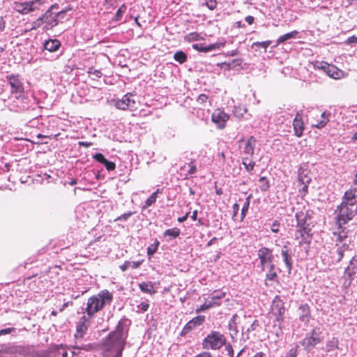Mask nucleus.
Instances as JSON below:
<instances>
[{"mask_svg":"<svg viewBox=\"0 0 357 357\" xmlns=\"http://www.w3.org/2000/svg\"><path fill=\"white\" fill-rule=\"evenodd\" d=\"M357 189L350 188L344 192L342 203L337 206L335 213L336 224H347L357 213Z\"/></svg>","mask_w":357,"mask_h":357,"instance_id":"obj_1","label":"nucleus"},{"mask_svg":"<svg viewBox=\"0 0 357 357\" xmlns=\"http://www.w3.org/2000/svg\"><path fill=\"white\" fill-rule=\"evenodd\" d=\"M112 295L107 290L101 291L97 295H94L88 298L86 306L83 308L84 312L86 313L89 317H93L94 314L102 309V307L109 304L112 301Z\"/></svg>","mask_w":357,"mask_h":357,"instance_id":"obj_2","label":"nucleus"},{"mask_svg":"<svg viewBox=\"0 0 357 357\" xmlns=\"http://www.w3.org/2000/svg\"><path fill=\"white\" fill-rule=\"evenodd\" d=\"M8 79V82L11 87V92L13 93L18 94L16 96L17 102V109L16 112H22L24 110H26L29 109V105L27 104V98H25L22 94L24 92V86L22 81L18 75H12L7 77Z\"/></svg>","mask_w":357,"mask_h":357,"instance_id":"obj_3","label":"nucleus"},{"mask_svg":"<svg viewBox=\"0 0 357 357\" xmlns=\"http://www.w3.org/2000/svg\"><path fill=\"white\" fill-rule=\"evenodd\" d=\"M58 8L59 5L54 3L42 15L44 21L43 29L45 31L53 29L58 25L61 20L64 19L66 15L65 10L54 12V10Z\"/></svg>","mask_w":357,"mask_h":357,"instance_id":"obj_4","label":"nucleus"},{"mask_svg":"<svg viewBox=\"0 0 357 357\" xmlns=\"http://www.w3.org/2000/svg\"><path fill=\"white\" fill-rule=\"evenodd\" d=\"M345 224H336V228L333 231V235L335 238V241L342 243L341 245L336 243L337 258V261H341L344 257V252L349 248V244L345 241L348 236V229L344 225Z\"/></svg>","mask_w":357,"mask_h":357,"instance_id":"obj_5","label":"nucleus"},{"mask_svg":"<svg viewBox=\"0 0 357 357\" xmlns=\"http://www.w3.org/2000/svg\"><path fill=\"white\" fill-rule=\"evenodd\" d=\"M128 319H121L119 324L112 333H111L108 337V341L113 345L122 346L124 340L127 337L128 333Z\"/></svg>","mask_w":357,"mask_h":357,"instance_id":"obj_6","label":"nucleus"},{"mask_svg":"<svg viewBox=\"0 0 357 357\" xmlns=\"http://www.w3.org/2000/svg\"><path fill=\"white\" fill-rule=\"evenodd\" d=\"M226 343V339L222 333L218 331H211L203 340L202 347L205 349L218 350Z\"/></svg>","mask_w":357,"mask_h":357,"instance_id":"obj_7","label":"nucleus"},{"mask_svg":"<svg viewBox=\"0 0 357 357\" xmlns=\"http://www.w3.org/2000/svg\"><path fill=\"white\" fill-rule=\"evenodd\" d=\"M137 98L135 94L128 93L121 99L114 100V106L119 109L134 111L137 108Z\"/></svg>","mask_w":357,"mask_h":357,"instance_id":"obj_8","label":"nucleus"},{"mask_svg":"<svg viewBox=\"0 0 357 357\" xmlns=\"http://www.w3.org/2000/svg\"><path fill=\"white\" fill-rule=\"evenodd\" d=\"M285 311L286 309L284 301L279 296H276L272 302L271 313L275 317V321H277L280 326L284 321Z\"/></svg>","mask_w":357,"mask_h":357,"instance_id":"obj_9","label":"nucleus"},{"mask_svg":"<svg viewBox=\"0 0 357 357\" xmlns=\"http://www.w3.org/2000/svg\"><path fill=\"white\" fill-rule=\"evenodd\" d=\"M225 296V293L221 291H215L211 294V300L206 301L204 303L201 305L196 309V313L199 314L202 311L208 310L215 306H220L221 303L219 301L220 299Z\"/></svg>","mask_w":357,"mask_h":357,"instance_id":"obj_10","label":"nucleus"},{"mask_svg":"<svg viewBox=\"0 0 357 357\" xmlns=\"http://www.w3.org/2000/svg\"><path fill=\"white\" fill-rule=\"evenodd\" d=\"M320 334L321 332L319 328H314L310 334H307L305 338L303 339L301 344L306 349H310V348L314 347L322 340L320 337Z\"/></svg>","mask_w":357,"mask_h":357,"instance_id":"obj_11","label":"nucleus"},{"mask_svg":"<svg viewBox=\"0 0 357 357\" xmlns=\"http://www.w3.org/2000/svg\"><path fill=\"white\" fill-rule=\"evenodd\" d=\"M258 257L260 259L261 270L264 271L266 266H270L273 263L274 257L271 249L263 247L258 250Z\"/></svg>","mask_w":357,"mask_h":357,"instance_id":"obj_12","label":"nucleus"},{"mask_svg":"<svg viewBox=\"0 0 357 357\" xmlns=\"http://www.w3.org/2000/svg\"><path fill=\"white\" fill-rule=\"evenodd\" d=\"M91 318L88 315H84L79 319L76 326V333L75 335L76 339H82L86 334L90 326Z\"/></svg>","mask_w":357,"mask_h":357,"instance_id":"obj_13","label":"nucleus"},{"mask_svg":"<svg viewBox=\"0 0 357 357\" xmlns=\"http://www.w3.org/2000/svg\"><path fill=\"white\" fill-rule=\"evenodd\" d=\"M229 115L220 109H215L211 115L212 121L215 123L217 127L220 129H222L225 127V123L229 120Z\"/></svg>","mask_w":357,"mask_h":357,"instance_id":"obj_14","label":"nucleus"},{"mask_svg":"<svg viewBox=\"0 0 357 357\" xmlns=\"http://www.w3.org/2000/svg\"><path fill=\"white\" fill-rule=\"evenodd\" d=\"M225 45V41L220 40L215 43L205 45L202 43H195L192 45V48L200 52H208L213 50H219Z\"/></svg>","mask_w":357,"mask_h":357,"instance_id":"obj_15","label":"nucleus"},{"mask_svg":"<svg viewBox=\"0 0 357 357\" xmlns=\"http://www.w3.org/2000/svg\"><path fill=\"white\" fill-rule=\"evenodd\" d=\"M317 67L319 69H322L329 77L334 79H339L340 75L342 73V72L339 70L335 66L330 65L326 62H321L317 65Z\"/></svg>","mask_w":357,"mask_h":357,"instance_id":"obj_16","label":"nucleus"},{"mask_svg":"<svg viewBox=\"0 0 357 357\" xmlns=\"http://www.w3.org/2000/svg\"><path fill=\"white\" fill-rule=\"evenodd\" d=\"M293 126L294 130V135L298 137H301L305 128L302 116L300 114H296L294 119Z\"/></svg>","mask_w":357,"mask_h":357,"instance_id":"obj_17","label":"nucleus"},{"mask_svg":"<svg viewBox=\"0 0 357 357\" xmlns=\"http://www.w3.org/2000/svg\"><path fill=\"white\" fill-rule=\"evenodd\" d=\"M339 349V340L335 337H333L327 340L325 346L323 347V350L326 353V354L332 353Z\"/></svg>","mask_w":357,"mask_h":357,"instance_id":"obj_18","label":"nucleus"},{"mask_svg":"<svg viewBox=\"0 0 357 357\" xmlns=\"http://www.w3.org/2000/svg\"><path fill=\"white\" fill-rule=\"evenodd\" d=\"M257 145V139L255 137L250 136L245 142L243 153L251 157L253 156Z\"/></svg>","mask_w":357,"mask_h":357,"instance_id":"obj_19","label":"nucleus"},{"mask_svg":"<svg viewBox=\"0 0 357 357\" xmlns=\"http://www.w3.org/2000/svg\"><path fill=\"white\" fill-rule=\"evenodd\" d=\"M281 255L282 257L283 261L284 262L286 267L288 269V273H291L292 268V261L290 250L287 246H283L281 250Z\"/></svg>","mask_w":357,"mask_h":357,"instance_id":"obj_20","label":"nucleus"},{"mask_svg":"<svg viewBox=\"0 0 357 357\" xmlns=\"http://www.w3.org/2000/svg\"><path fill=\"white\" fill-rule=\"evenodd\" d=\"M296 227H309L310 224L308 220L310 219V215L307 212L304 213L303 211H298L296 213Z\"/></svg>","mask_w":357,"mask_h":357,"instance_id":"obj_21","label":"nucleus"},{"mask_svg":"<svg viewBox=\"0 0 357 357\" xmlns=\"http://www.w3.org/2000/svg\"><path fill=\"white\" fill-rule=\"evenodd\" d=\"M299 319L302 322L307 324L310 318V307L307 304L301 305L298 308Z\"/></svg>","mask_w":357,"mask_h":357,"instance_id":"obj_22","label":"nucleus"},{"mask_svg":"<svg viewBox=\"0 0 357 357\" xmlns=\"http://www.w3.org/2000/svg\"><path fill=\"white\" fill-rule=\"evenodd\" d=\"M45 0L26 1V15L39 10L40 6L44 4Z\"/></svg>","mask_w":357,"mask_h":357,"instance_id":"obj_23","label":"nucleus"},{"mask_svg":"<svg viewBox=\"0 0 357 357\" xmlns=\"http://www.w3.org/2000/svg\"><path fill=\"white\" fill-rule=\"evenodd\" d=\"M43 46L45 50H47L50 52H54L60 47L61 43L59 40L56 39H50L44 43Z\"/></svg>","mask_w":357,"mask_h":357,"instance_id":"obj_24","label":"nucleus"},{"mask_svg":"<svg viewBox=\"0 0 357 357\" xmlns=\"http://www.w3.org/2000/svg\"><path fill=\"white\" fill-rule=\"evenodd\" d=\"M239 319V317L235 314L232 316L231 319L229 321V330L230 332L231 337L234 338L238 333V327H237V321Z\"/></svg>","mask_w":357,"mask_h":357,"instance_id":"obj_25","label":"nucleus"},{"mask_svg":"<svg viewBox=\"0 0 357 357\" xmlns=\"http://www.w3.org/2000/svg\"><path fill=\"white\" fill-rule=\"evenodd\" d=\"M354 262H357V260L353 257L349 262V265L347 267L344 271V274L349 278V280H352L355 274L356 273L357 266Z\"/></svg>","mask_w":357,"mask_h":357,"instance_id":"obj_26","label":"nucleus"},{"mask_svg":"<svg viewBox=\"0 0 357 357\" xmlns=\"http://www.w3.org/2000/svg\"><path fill=\"white\" fill-rule=\"evenodd\" d=\"M310 229L307 227H297L296 230L295 237L296 238H302L303 241H305L307 237L309 236Z\"/></svg>","mask_w":357,"mask_h":357,"instance_id":"obj_27","label":"nucleus"},{"mask_svg":"<svg viewBox=\"0 0 357 357\" xmlns=\"http://www.w3.org/2000/svg\"><path fill=\"white\" fill-rule=\"evenodd\" d=\"M140 290L146 294H153L156 292L151 282H142L139 284Z\"/></svg>","mask_w":357,"mask_h":357,"instance_id":"obj_28","label":"nucleus"},{"mask_svg":"<svg viewBox=\"0 0 357 357\" xmlns=\"http://www.w3.org/2000/svg\"><path fill=\"white\" fill-rule=\"evenodd\" d=\"M142 261H126L122 265L119 266V268L123 272L127 271L130 268L135 269L140 266Z\"/></svg>","mask_w":357,"mask_h":357,"instance_id":"obj_29","label":"nucleus"},{"mask_svg":"<svg viewBox=\"0 0 357 357\" xmlns=\"http://www.w3.org/2000/svg\"><path fill=\"white\" fill-rule=\"evenodd\" d=\"M181 233V231L177 227H174L172 229H167L164 234V237H169V238L167 240V241H169L170 240L173 238H176L178 237L179 234Z\"/></svg>","mask_w":357,"mask_h":357,"instance_id":"obj_30","label":"nucleus"},{"mask_svg":"<svg viewBox=\"0 0 357 357\" xmlns=\"http://www.w3.org/2000/svg\"><path fill=\"white\" fill-rule=\"evenodd\" d=\"M13 9L18 13L21 15H26V1L20 2V1H14L13 2Z\"/></svg>","mask_w":357,"mask_h":357,"instance_id":"obj_31","label":"nucleus"},{"mask_svg":"<svg viewBox=\"0 0 357 357\" xmlns=\"http://www.w3.org/2000/svg\"><path fill=\"white\" fill-rule=\"evenodd\" d=\"M298 32L297 31H292L289 33H285L281 36H280L277 40V44L283 43L290 39L296 38Z\"/></svg>","mask_w":357,"mask_h":357,"instance_id":"obj_32","label":"nucleus"},{"mask_svg":"<svg viewBox=\"0 0 357 357\" xmlns=\"http://www.w3.org/2000/svg\"><path fill=\"white\" fill-rule=\"evenodd\" d=\"M161 192H162L160 189H157L153 193L151 194L149 198H147L142 208L145 209L153 204L156 202L158 195Z\"/></svg>","mask_w":357,"mask_h":357,"instance_id":"obj_33","label":"nucleus"},{"mask_svg":"<svg viewBox=\"0 0 357 357\" xmlns=\"http://www.w3.org/2000/svg\"><path fill=\"white\" fill-rule=\"evenodd\" d=\"M329 116L330 114L328 112H324L321 115V120L319 121L314 126L319 129L324 128L329 121Z\"/></svg>","mask_w":357,"mask_h":357,"instance_id":"obj_34","label":"nucleus"},{"mask_svg":"<svg viewBox=\"0 0 357 357\" xmlns=\"http://www.w3.org/2000/svg\"><path fill=\"white\" fill-rule=\"evenodd\" d=\"M268 268V271L266 275V280L274 281L278 278L277 273L275 271V265L271 264L270 266H267Z\"/></svg>","mask_w":357,"mask_h":357,"instance_id":"obj_35","label":"nucleus"},{"mask_svg":"<svg viewBox=\"0 0 357 357\" xmlns=\"http://www.w3.org/2000/svg\"><path fill=\"white\" fill-rule=\"evenodd\" d=\"M259 326V321L258 320L255 319L252 324L250 326L249 328H248L246 329L245 331H244V328H242V331H243V336L245 340H248L250 337H249V333L251 332V331H255L257 327Z\"/></svg>","mask_w":357,"mask_h":357,"instance_id":"obj_36","label":"nucleus"},{"mask_svg":"<svg viewBox=\"0 0 357 357\" xmlns=\"http://www.w3.org/2000/svg\"><path fill=\"white\" fill-rule=\"evenodd\" d=\"M54 351L57 355H61L62 357H68V352L66 351V346L63 344H56L53 347Z\"/></svg>","mask_w":357,"mask_h":357,"instance_id":"obj_37","label":"nucleus"},{"mask_svg":"<svg viewBox=\"0 0 357 357\" xmlns=\"http://www.w3.org/2000/svg\"><path fill=\"white\" fill-rule=\"evenodd\" d=\"M243 165L246 171L250 173L254 169L255 162L249 160L248 158L246 157L243 158Z\"/></svg>","mask_w":357,"mask_h":357,"instance_id":"obj_38","label":"nucleus"},{"mask_svg":"<svg viewBox=\"0 0 357 357\" xmlns=\"http://www.w3.org/2000/svg\"><path fill=\"white\" fill-rule=\"evenodd\" d=\"M174 59L181 64L187 61V55L185 52L178 51L174 54Z\"/></svg>","mask_w":357,"mask_h":357,"instance_id":"obj_39","label":"nucleus"},{"mask_svg":"<svg viewBox=\"0 0 357 357\" xmlns=\"http://www.w3.org/2000/svg\"><path fill=\"white\" fill-rule=\"evenodd\" d=\"M251 195H249L247 198L245 202H244L243 206L241 209V221H243L248 213L249 206H250V199Z\"/></svg>","mask_w":357,"mask_h":357,"instance_id":"obj_40","label":"nucleus"},{"mask_svg":"<svg viewBox=\"0 0 357 357\" xmlns=\"http://www.w3.org/2000/svg\"><path fill=\"white\" fill-rule=\"evenodd\" d=\"M259 182L260 183L259 185V188L261 189V191H266L268 190V189L270 187V185H269V181L267 179L266 177L265 176H261L259 179Z\"/></svg>","mask_w":357,"mask_h":357,"instance_id":"obj_41","label":"nucleus"},{"mask_svg":"<svg viewBox=\"0 0 357 357\" xmlns=\"http://www.w3.org/2000/svg\"><path fill=\"white\" fill-rule=\"evenodd\" d=\"M43 24H44V21L43 16H40L36 20L31 23V30H36L40 28Z\"/></svg>","mask_w":357,"mask_h":357,"instance_id":"obj_42","label":"nucleus"},{"mask_svg":"<svg viewBox=\"0 0 357 357\" xmlns=\"http://www.w3.org/2000/svg\"><path fill=\"white\" fill-rule=\"evenodd\" d=\"M159 241L155 240V241L153 243H152L150 246L148 247L147 255L151 257L154 253H155L159 246Z\"/></svg>","mask_w":357,"mask_h":357,"instance_id":"obj_43","label":"nucleus"},{"mask_svg":"<svg viewBox=\"0 0 357 357\" xmlns=\"http://www.w3.org/2000/svg\"><path fill=\"white\" fill-rule=\"evenodd\" d=\"M194 328H195V326L193 325V324L190 321H188L183 328L182 329L181 332V335L184 336L188 333H190L191 331H192Z\"/></svg>","mask_w":357,"mask_h":357,"instance_id":"obj_44","label":"nucleus"},{"mask_svg":"<svg viewBox=\"0 0 357 357\" xmlns=\"http://www.w3.org/2000/svg\"><path fill=\"white\" fill-rule=\"evenodd\" d=\"M246 112L247 109L244 106L235 107L234 109V113L237 117H243L244 114Z\"/></svg>","mask_w":357,"mask_h":357,"instance_id":"obj_45","label":"nucleus"},{"mask_svg":"<svg viewBox=\"0 0 357 357\" xmlns=\"http://www.w3.org/2000/svg\"><path fill=\"white\" fill-rule=\"evenodd\" d=\"M205 320L204 316H197L195 318H193L190 321L193 324V325L196 327L202 325Z\"/></svg>","mask_w":357,"mask_h":357,"instance_id":"obj_46","label":"nucleus"},{"mask_svg":"<svg viewBox=\"0 0 357 357\" xmlns=\"http://www.w3.org/2000/svg\"><path fill=\"white\" fill-rule=\"evenodd\" d=\"M202 38L200 36V35L196 32L190 33L185 36V39L188 40V41L199 40Z\"/></svg>","mask_w":357,"mask_h":357,"instance_id":"obj_47","label":"nucleus"},{"mask_svg":"<svg viewBox=\"0 0 357 357\" xmlns=\"http://www.w3.org/2000/svg\"><path fill=\"white\" fill-rule=\"evenodd\" d=\"M271 42L270 40L263 41V42H255L253 43L252 47L256 46L259 47H261L264 49L265 52L266 51L267 47L271 45Z\"/></svg>","mask_w":357,"mask_h":357,"instance_id":"obj_48","label":"nucleus"},{"mask_svg":"<svg viewBox=\"0 0 357 357\" xmlns=\"http://www.w3.org/2000/svg\"><path fill=\"white\" fill-rule=\"evenodd\" d=\"M205 1V5L207 6V8L211 10H213L216 6H217V1L216 0H204Z\"/></svg>","mask_w":357,"mask_h":357,"instance_id":"obj_49","label":"nucleus"},{"mask_svg":"<svg viewBox=\"0 0 357 357\" xmlns=\"http://www.w3.org/2000/svg\"><path fill=\"white\" fill-rule=\"evenodd\" d=\"M298 356V346L290 349L286 354L285 357H297Z\"/></svg>","mask_w":357,"mask_h":357,"instance_id":"obj_50","label":"nucleus"},{"mask_svg":"<svg viewBox=\"0 0 357 357\" xmlns=\"http://www.w3.org/2000/svg\"><path fill=\"white\" fill-rule=\"evenodd\" d=\"M88 73L91 75L94 76L96 78H100L102 75V73L99 70H96L93 68H90L89 69Z\"/></svg>","mask_w":357,"mask_h":357,"instance_id":"obj_51","label":"nucleus"},{"mask_svg":"<svg viewBox=\"0 0 357 357\" xmlns=\"http://www.w3.org/2000/svg\"><path fill=\"white\" fill-rule=\"evenodd\" d=\"M133 214L132 212L129 211L128 213H125L122 214L121 215L119 216L115 219V221H126Z\"/></svg>","mask_w":357,"mask_h":357,"instance_id":"obj_52","label":"nucleus"},{"mask_svg":"<svg viewBox=\"0 0 357 357\" xmlns=\"http://www.w3.org/2000/svg\"><path fill=\"white\" fill-rule=\"evenodd\" d=\"M103 165H105V168L108 171H113L116 168L115 163L113 162L109 161L107 160H105V162L103 163Z\"/></svg>","mask_w":357,"mask_h":357,"instance_id":"obj_53","label":"nucleus"},{"mask_svg":"<svg viewBox=\"0 0 357 357\" xmlns=\"http://www.w3.org/2000/svg\"><path fill=\"white\" fill-rule=\"evenodd\" d=\"M93 159L95 160H96L97 162H100L101 164H103L105 160H107L105 156L102 154V153H96L93 156Z\"/></svg>","mask_w":357,"mask_h":357,"instance_id":"obj_54","label":"nucleus"},{"mask_svg":"<svg viewBox=\"0 0 357 357\" xmlns=\"http://www.w3.org/2000/svg\"><path fill=\"white\" fill-rule=\"evenodd\" d=\"M125 10H126V6L124 5H122L118 9V10H117V12L116 13V15H115L116 20H119L121 18L122 15L125 12Z\"/></svg>","mask_w":357,"mask_h":357,"instance_id":"obj_55","label":"nucleus"},{"mask_svg":"<svg viewBox=\"0 0 357 357\" xmlns=\"http://www.w3.org/2000/svg\"><path fill=\"white\" fill-rule=\"evenodd\" d=\"M225 351L227 352V355L229 357H231L234 356V349L231 344H225Z\"/></svg>","mask_w":357,"mask_h":357,"instance_id":"obj_56","label":"nucleus"},{"mask_svg":"<svg viewBox=\"0 0 357 357\" xmlns=\"http://www.w3.org/2000/svg\"><path fill=\"white\" fill-rule=\"evenodd\" d=\"M207 100L208 96L206 94L202 93L198 96L197 101L199 104L203 105L207 101Z\"/></svg>","mask_w":357,"mask_h":357,"instance_id":"obj_57","label":"nucleus"},{"mask_svg":"<svg viewBox=\"0 0 357 357\" xmlns=\"http://www.w3.org/2000/svg\"><path fill=\"white\" fill-rule=\"evenodd\" d=\"M188 165L189 167V170L188 171V174L192 175V174H195L197 172V167L193 164V162H190L188 163Z\"/></svg>","mask_w":357,"mask_h":357,"instance_id":"obj_58","label":"nucleus"},{"mask_svg":"<svg viewBox=\"0 0 357 357\" xmlns=\"http://www.w3.org/2000/svg\"><path fill=\"white\" fill-rule=\"evenodd\" d=\"M298 180L302 184L309 183L310 181V179L306 175L303 176L302 174H298Z\"/></svg>","mask_w":357,"mask_h":357,"instance_id":"obj_59","label":"nucleus"},{"mask_svg":"<svg viewBox=\"0 0 357 357\" xmlns=\"http://www.w3.org/2000/svg\"><path fill=\"white\" fill-rule=\"evenodd\" d=\"M149 307V304L147 302H142L138 306L137 308L142 312H146L148 310Z\"/></svg>","mask_w":357,"mask_h":357,"instance_id":"obj_60","label":"nucleus"},{"mask_svg":"<svg viewBox=\"0 0 357 357\" xmlns=\"http://www.w3.org/2000/svg\"><path fill=\"white\" fill-rule=\"evenodd\" d=\"M280 223L278 220H275L271 226V231L273 233H278L279 231Z\"/></svg>","mask_w":357,"mask_h":357,"instance_id":"obj_61","label":"nucleus"},{"mask_svg":"<svg viewBox=\"0 0 357 357\" xmlns=\"http://www.w3.org/2000/svg\"><path fill=\"white\" fill-rule=\"evenodd\" d=\"M15 329L14 328H8L5 329L0 330V335H7L14 331Z\"/></svg>","mask_w":357,"mask_h":357,"instance_id":"obj_62","label":"nucleus"},{"mask_svg":"<svg viewBox=\"0 0 357 357\" xmlns=\"http://www.w3.org/2000/svg\"><path fill=\"white\" fill-rule=\"evenodd\" d=\"M246 350H247V348L246 347H244L243 348H242L238 353L237 354L234 356H231V357H245V354L246 353Z\"/></svg>","mask_w":357,"mask_h":357,"instance_id":"obj_63","label":"nucleus"},{"mask_svg":"<svg viewBox=\"0 0 357 357\" xmlns=\"http://www.w3.org/2000/svg\"><path fill=\"white\" fill-rule=\"evenodd\" d=\"M195 357H212L211 353L208 351H204L201 354H199L198 355L195 356Z\"/></svg>","mask_w":357,"mask_h":357,"instance_id":"obj_64","label":"nucleus"}]
</instances>
